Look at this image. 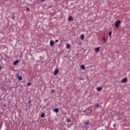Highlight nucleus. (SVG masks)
<instances>
[{
	"instance_id": "bb28decb",
	"label": "nucleus",
	"mask_w": 130,
	"mask_h": 130,
	"mask_svg": "<svg viewBox=\"0 0 130 130\" xmlns=\"http://www.w3.org/2000/svg\"><path fill=\"white\" fill-rule=\"evenodd\" d=\"M45 0H41V2H45Z\"/></svg>"
},
{
	"instance_id": "6ab92c4d",
	"label": "nucleus",
	"mask_w": 130,
	"mask_h": 130,
	"mask_svg": "<svg viewBox=\"0 0 130 130\" xmlns=\"http://www.w3.org/2000/svg\"><path fill=\"white\" fill-rule=\"evenodd\" d=\"M27 12H29L30 11V8H28L26 9Z\"/></svg>"
},
{
	"instance_id": "f8f14e48",
	"label": "nucleus",
	"mask_w": 130,
	"mask_h": 130,
	"mask_svg": "<svg viewBox=\"0 0 130 130\" xmlns=\"http://www.w3.org/2000/svg\"><path fill=\"white\" fill-rule=\"evenodd\" d=\"M81 69H82V70H85L86 69V68L85 67V66L81 65Z\"/></svg>"
},
{
	"instance_id": "a211bd4d",
	"label": "nucleus",
	"mask_w": 130,
	"mask_h": 130,
	"mask_svg": "<svg viewBox=\"0 0 130 130\" xmlns=\"http://www.w3.org/2000/svg\"><path fill=\"white\" fill-rule=\"evenodd\" d=\"M67 121H68V122H71V119L69 118V119L67 120Z\"/></svg>"
},
{
	"instance_id": "7ed1b4c3",
	"label": "nucleus",
	"mask_w": 130,
	"mask_h": 130,
	"mask_svg": "<svg viewBox=\"0 0 130 130\" xmlns=\"http://www.w3.org/2000/svg\"><path fill=\"white\" fill-rule=\"evenodd\" d=\"M53 74H54V76H56V75H57L58 74V70L56 69L55 70V71L53 72Z\"/></svg>"
},
{
	"instance_id": "5701e85b",
	"label": "nucleus",
	"mask_w": 130,
	"mask_h": 130,
	"mask_svg": "<svg viewBox=\"0 0 130 130\" xmlns=\"http://www.w3.org/2000/svg\"><path fill=\"white\" fill-rule=\"evenodd\" d=\"M92 111H93V110H91L90 112H89V114H91Z\"/></svg>"
},
{
	"instance_id": "aec40b11",
	"label": "nucleus",
	"mask_w": 130,
	"mask_h": 130,
	"mask_svg": "<svg viewBox=\"0 0 130 130\" xmlns=\"http://www.w3.org/2000/svg\"><path fill=\"white\" fill-rule=\"evenodd\" d=\"M30 85H31V83H29V82H28L27 83V86H30Z\"/></svg>"
},
{
	"instance_id": "20e7f679",
	"label": "nucleus",
	"mask_w": 130,
	"mask_h": 130,
	"mask_svg": "<svg viewBox=\"0 0 130 130\" xmlns=\"http://www.w3.org/2000/svg\"><path fill=\"white\" fill-rule=\"evenodd\" d=\"M18 63H19V60H16L14 61L13 65L16 66V64H18Z\"/></svg>"
},
{
	"instance_id": "b1692460",
	"label": "nucleus",
	"mask_w": 130,
	"mask_h": 130,
	"mask_svg": "<svg viewBox=\"0 0 130 130\" xmlns=\"http://www.w3.org/2000/svg\"><path fill=\"white\" fill-rule=\"evenodd\" d=\"M51 93H54V89H53L51 91Z\"/></svg>"
},
{
	"instance_id": "f3484780",
	"label": "nucleus",
	"mask_w": 130,
	"mask_h": 130,
	"mask_svg": "<svg viewBox=\"0 0 130 130\" xmlns=\"http://www.w3.org/2000/svg\"><path fill=\"white\" fill-rule=\"evenodd\" d=\"M45 115V114L44 113H42L41 115V117L42 118H43L44 117V116Z\"/></svg>"
},
{
	"instance_id": "4be33fe9",
	"label": "nucleus",
	"mask_w": 130,
	"mask_h": 130,
	"mask_svg": "<svg viewBox=\"0 0 130 130\" xmlns=\"http://www.w3.org/2000/svg\"><path fill=\"white\" fill-rule=\"evenodd\" d=\"M32 102H31V100H29L28 102V103H29V104H30V103H31Z\"/></svg>"
},
{
	"instance_id": "cd10ccee",
	"label": "nucleus",
	"mask_w": 130,
	"mask_h": 130,
	"mask_svg": "<svg viewBox=\"0 0 130 130\" xmlns=\"http://www.w3.org/2000/svg\"><path fill=\"white\" fill-rule=\"evenodd\" d=\"M83 112H86V110H84V111H83Z\"/></svg>"
},
{
	"instance_id": "a878e982",
	"label": "nucleus",
	"mask_w": 130,
	"mask_h": 130,
	"mask_svg": "<svg viewBox=\"0 0 130 130\" xmlns=\"http://www.w3.org/2000/svg\"><path fill=\"white\" fill-rule=\"evenodd\" d=\"M58 41H58V40H55V42H58Z\"/></svg>"
},
{
	"instance_id": "4468645a",
	"label": "nucleus",
	"mask_w": 130,
	"mask_h": 130,
	"mask_svg": "<svg viewBox=\"0 0 130 130\" xmlns=\"http://www.w3.org/2000/svg\"><path fill=\"white\" fill-rule=\"evenodd\" d=\"M108 35H109V36L110 37H111V35H112V32L109 31V32H108Z\"/></svg>"
},
{
	"instance_id": "f257e3e1",
	"label": "nucleus",
	"mask_w": 130,
	"mask_h": 130,
	"mask_svg": "<svg viewBox=\"0 0 130 130\" xmlns=\"http://www.w3.org/2000/svg\"><path fill=\"white\" fill-rule=\"evenodd\" d=\"M121 23V21L120 20H118L116 21V22L115 23V27H116V28H118Z\"/></svg>"
},
{
	"instance_id": "0eeeda50",
	"label": "nucleus",
	"mask_w": 130,
	"mask_h": 130,
	"mask_svg": "<svg viewBox=\"0 0 130 130\" xmlns=\"http://www.w3.org/2000/svg\"><path fill=\"white\" fill-rule=\"evenodd\" d=\"M53 44H54V42L53 41H51L50 43V46H53Z\"/></svg>"
},
{
	"instance_id": "6e6552de",
	"label": "nucleus",
	"mask_w": 130,
	"mask_h": 130,
	"mask_svg": "<svg viewBox=\"0 0 130 130\" xmlns=\"http://www.w3.org/2000/svg\"><path fill=\"white\" fill-rule=\"evenodd\" d=\"M53 111H54V112H55L56 113H57V112H58L59 110L58 108H56L55 109L53 110Z\"/></svg>"
},
{
	"instance_id": "423d86ee",
	"label": "nucleus",
	"mask_w": 130,
	"mask_h": 130,
	"mask_svg": "<svg viewBox=\"0 0 130 130\" xmlns=\"http://www.w3.org/2000/svg\"><path fill=\"white\" fill-rule=\"evenodd\" d=\"M69 21H74V18L73 16H70L68 19Z\"/></svg>"
},
{
	"instance_id": "dca6fc26",
	"label": "nucleus",
	"mask_w": 130,
	"mask_h": 130,
	"mask_svg": "<svg viewBox=\"0 0 130 130\" xmlns=\"http://www.w3.org/2000/svg\"><path fill=\"white\" fill-rule=\"evenodd\" d=\"M99 106H100V104H97L95 105L96 108H99Z\"/></svg>"
},
{
	"instance_id": "9d476101",
	"label": "nucleus",
	"mask_w": 130,
	"mask_h": 130,
	"mask_svg": "<svg viewBox=\"0 0 130 130\" xmlns=\"http://www.w3.org/2000/svg\"><path fill=\"white\" fill-rule=\"evenodd\" d=\"M17 77L19 81H21V80H22L23 79V77H22V76H17Z\"/></svg>"
},
{
	"instance_id": "2eb2a0df",
	"label": "nucleus",
	"mask_w": 130,
	"mask_h": 130,
	"mask_svg": "<svg viewBox=\"0 0 130 130\" xmlns=\"http://www.w3.org/2000/svg\"><path fill=\"white\" fill-rule=\"evenodd\" d=\"M102 40L104 41L105 43H107L106 39H105V37H103Z\"/></svg>"
},
{
	"instance_id": "412c9836",
	"label": "nucleus",
	"mask_w": 130,
	"mask_h": 130,
	"mask_svg": "<svg viewBox=\"0 0 130 130\" xmlns=\"http://www.w3.org/2000/svg\"><path fill=\"white\" fill-rule=\"evenodd\" d=\"M85 124H86V125H88V124H89V122H85Z\"/></svg>"
},
{
	"instance_id": "1a4fd4ad",
	"label": "nucleus",
	"mask_w": 130,
	"mask_h": 130,
	"mask_svg": "<svg viewBox=\"0 0 130 130\" xmlns=\"http://www.w3.org/2000/svg\"><path fill=\"white\" fill-rule=\"evenodd\" d=\"M96 90L98 91H99V92H100V91H101V90H102V87H98L96 88Z\"/></svg>"
},
{
	"instance_id": "f03ea898",
	"label": "nucleus",
	"mask_w": 130,
	"mask_h": 130,
	"mask_svg": "<svg viewBox=\"0 0 130 130\" xmlns=\"http://www.w3.org/2000/svg\"><path fill=\"white\" fill-rule=\"evenodd\" d=\"M94 50H95V52H99L100 51V47L95 48L94 49Z\"/></svg>"
},
{
	"instance_id": "393cba45",
	"label": "nucleus",
	"mask_w": 130,
	"mask_h": 130,
	"mask_svg": "<svg viewBox=\"0 0 130 130\" xmlns=\"http://www.w3.org/2000/svg\"><path fill=\"white\" fill-rule=\"evenodd\" d=\"M115 125H116V124H113V127H115Z\"/></svg>"
},
{
	"instance_id": "9b49d317",
	"label": "nucleus",
	"mask_w": 130,
	"mask_h": 130,
	"mask_svg": "<svg viewBox=\"0 0 130 130\" xmlns=\"http://www.w3.org/2000/svg\"><path fill=\"white\" fill-rule=\"evenodd\" d=\"M70 46H71V45H70L69 44H66V47L68 49H70Z\"/></svg>"
},
{
	"instance_id": "ddd939ff",
	"label": "nucleus",
	"mask_w": 130,
	"mask_h": 130,
	"mask_svg": "<svg viewBox=\"0 0 130 130\" xmlns=\"http://www.w3.org/2000/svg\"><path fill=\"white\" fill-rule=\"evenodd\" d=\"M80 38H81V40H84V35H81Z\"/></svg>"
},
{
	"instance_id": "c85d7f7f",
	"label": "nucleus",
	"mask_w": 130,
	"mask_h": 130,
	"mask_svg": "<svg viewBox=\"0 0 130 130\" xmlns=\"http://www.w3.org/2000/svg\"><path fill=\"white\" fill-rule=\"evenodd\" d=\"M2 69V68H1V67H0V70H1Z\"/></svg>"
},
{
	"instance_id": "39448f33",
	"label": "nucleus",
	"mask_w": 130,
	"mask_h": 130,
	"mask_svg": "<svg viewBox=\"0 0 130 130\" xmlns=\"http://www.w3.org/2000/svg\"><path fill=\"white\" fill-rule=\"evenodd\" d=\"M127 82V79L124 78L121 80V83H126Z\"/></svg>"
}]
</instances>
